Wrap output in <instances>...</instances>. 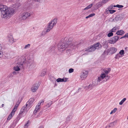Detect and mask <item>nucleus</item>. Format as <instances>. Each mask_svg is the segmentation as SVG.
Listing matches in <instances>:
<instances>
[{
	"instance_id": "1",
	"label": "nucleus",
	"mask_w": 128,
	"mask_h": 128,
	"mask_svg": "<svg viewBox=\"0 0 128 128\" xmlns=\"http://www.w3.org/2000/svg\"><path fill=\"white\" fill-rule=\"evenodd\" d=\"M0 11L1 17L5 19H9L16 12L15 8H9L1 4H0Z\"/></svg>"
},
{
	"instance_id": "2",
	"label": "nucleus",
	"mask_w": 128,
	"mask_h": 128,
	"mask_svg": "<svg viewBox=\"0 0 128 128\" xmlns=\"http://www.w3.org/2000/svg\"><path fill=\"white\" fill-rule=\"evenodd\" d=\"M72 39L71 38H65L63 42L62 45H58V50L62 52L65 50L68 46L71 47L73 49L78 48L80 46L82 43L76 42H72L71 40Z\"/></svg>"
},
{
	"instance_id": "3",
	"label": "nucleus",
	"mask_w": 128,
	"mask_h": 128,
	"mask_svg": "<svg viewBox=\"0 0 128 128\" xmlns=\"http://www.w3.org/2000/svg\"><path fill=\"white\" fill-rule=\"evenodd\" d=\"M34 101V98H32L30 99L27 102L26 104L23 106L20 109L19 115L21 118L22 116H24L26 114L28 110L31 108V106Z\"/></svg>"
},
{
	"instance_id": "4",
	"label": "nucleus",
	"mask_w": 128,
	"mask_h": 128,
	"mask_svg": "<svg viewBox=\"0 0 128 128\" xmlns=\"http://www.w3.org/2000/svg\"><path fill=\"white\" fill-rule=\"evenodd\" d=\"M57 22V19L54 18L48 24L46 28L45 29L46 31H44L42 32L41 36H42L44 35L47 32H49L51 30L53 26L56 25Z\"/></svg>"
},
{
	"instance_id": "5",
	"label": "nucleus",
	"mask_w": 128,
	"mask_h": 128,
	"mask_svg": "<svg viewBox=\"0 0 128 128\" xmlns=\"http://www.w3.org/2000/svg\"><path fill=\"white\" fill-rule=\"evenodd\" d=\"M100 44L99 42H98L95 44L90 46V47L87 48L83 50L84 53L83 54H87L89 52H90L94 51L96 49H98Z\"/></svg>"
},
{
	"instance_id": "6",
	"label": "nucleus",
	"mask_w": 128,
	"mask_h": 128,
	"mask_svg": "<svg viewBox=\"0 0 128 128\" xmlns=\"http://www.w3.org/2000/svg\"><path fill=\"white\" fill-rule=\"evenodd\" d=\"M31 15L30 13L28 12H24L21 13L19 16V18L21 20H25L30 17Z\"/></svg>"
},
{
	"instance_id": "7",
	"label": "nucleus",
	"mask_w": 128,
	"mask_h": 128,
	"mask_svg": "<svg viewBox=\"0 0 128 128\" xmlns=\"http://www.w3.org/2000/svg\"><path fill=\"white\" fill-rule=\"evenodd\" d=\"M105 76L104 73H102L101 74L100 76L98 77V78L96 79L97 82L96 83L95 85L100 84L101 83V81L102 80L105 78Z\"/></svg>"
},
{
	"instance_id": "8",
	"label": "nucleus",
	"mask_w": 128,
	"mask_h": 128,
	"mask_svg": "<svg viewBox=\"0 0 128 128\" xmlns=\"http://www.w3.org/2000/svg\"><path fill=\"white\" fill-rule=\"evenodd\" d=\"M119 38V36H113L110 40H109L108 42L111 44H114L118 40Z\"/></svg>"
},
{
	"instance_id": "9",
	"label": "nucleus",
	"mask_w": 128,
	"mask_h": 128,
	"mask_svg": "<svg viewBox=\"0 0 128 128\" xmlns=\"http://www.w3.org/2000/svg\"><path fill=\"white\" fill-rule=\"evenodd\" d=\"M117 50V49L115 48L110 47L107 50V54H108L109 53H110L111 54H114L116 52Z\"/></svg>"
},
{
	"instance_id": "10",
	"label": "nucleus",
	"mask_w": 128,
	"mask_h": 128,
	"mask_svg": "<svg viewBox=\"0 0 128 128\" xmlns=\"http://www.w3.org/2000/svg\"><path fill=\"white\" fill-rule=\"evenodd\" d=\"M88 72L87 71H84L82 73L80 76V78L82 80L86 79L87 76Z\"/></svg>"
},
{
	"instance_id": "11",
	"label": "nucleus",
	"mask_w": 128,
	"mask_h": 128,
	"mask_svg": "<svg viewBox=\"0 0 128 128\" xmlns=\"http://www.w3.org/2000/svg\"><path fill=\"white\" fill-rule=\"evenodd\" d=\"M39 87V85L38 84H33L31 87V90L33 92H36Z\"/></svg>"
},
{
	"instance_id": "12",
	"label": "nucleus",
	"mask_w": 128,
	"mask_h": 128,
	"mask_svg": "<svg viewBox=\"0 0 128 128\" xmlns=\"http://www.w3.org/2000/svg\"><path fill=\"white\" fill-rule=\"evenodd\" d=\"M123 18V16L122 14H118L112 20V21L116 22L122 20Z\"/></svg>"
},
{
	"instance_id": "13",
	"label": "nucleus",
	"mask_w": 128,
	"mask_h": 128,
	"mask_svg": "<svg viewBox=\"0 0 128 128\" xmlns=\"http://www.w3.org/2000/svg\"><path fill=\"white\" fill-rule=\"evenodd\" d=\"M93 86L92 84H90L88 86L84 87V88L86 90L88 91H90L93 88Z\"/></svg>"
},
{
	"instance_id": "14",
	"label": "nucleus",
	"mask_w": 128,
	"mask_h": 128,
	"mask_svg": "<svg viewBox=\"0 0 128 128\" xmlns=\"http://www.w3.org/2000/svg\"><path fill=\"white\" fill-rule=\"evenodd\" d=\"M8 38L10 42L12 43L14 42V39L13 36L9 34L8 36Z\"/></svg>"
},
{
	"instance_id": "15",
	"label": "nucleus",
	"mask_w": 128,
	"mask_h": 128,
	"mask_svg": "<svg viewBox=\"0 0 128 128\" xmlns=\"http://www.w3.org/2000/svg\"><path fill=\"white\" fill-rule=\"evenodd\" d=\"M111 70V69L110 68H108L106 69H104L103 71L104 72H103L102 73H104L106 75H108V74L110 72Z\"/></svg>"
},
{
	"instance_id": "16",
	"label": "nucleus",
	"mask_w": 128,
	"mask_h": 128,
	"mask_svg": "<svg viewBox=\"0 0 128 128\" xmlns=\"http://www.w3.org/2000/svg\"><path fill=\"white\" fill-rule=\"evenodd\" d=\"M46 71L47 70L46 69L43 70L42 72L40 74L39 76H44L46 74Z\"/></svg>"
},
{
	"instance_id": "17",
	"label": "nucleus",
	"mask_w": 128,
	"mask_h": 128,
	"mask_svg": "<svg viewBox=\"0 0 128 128\" xmlns=\"http://www.w3.org/2000/svg\"><path fill=\"white\" fill-rule=\"evenodd\" d=\"M124 33V32L122 30L118 31L116 32V34L118 35H121Z\"/></svg>"
},
{
	"instance_id": "18",
	"label": "nucleus",
	"mask_w": 128,
	"mask_h": 128,
	"mask_svg": "<svg viewBox=\"0 0 128 128\" xmlns=\"http://www.w3.org/2000/svg\"><path fill=\"white\" fill-rule=\"evenodd\" d=\"M116 122L117 121H115L113 122L110 123L109 124V126L110 127L113 126L116 124Z\"/></svg>"
},
{
	"instance_id": "19",
	"label": "nucleus",
	"mask_w": 128,
	"mask_h": 128,
	"mask_svg": "<svg viewBox=\"0 0 128 128\" xmlns=\"http://www.w3.org/2000/svg\"><path fill=\"white\" fill-rule=\"evenodd\" d=\"M13 68L14 70L15 71H18L20 70V68L19 66H14Z\"/></svg>"
},
{
	"instance_id": "20",
	"label": "nucleus",
	"mask_w": 128,
	"mask_h": 128,
	"mask_svg": "<svg viewBox=\"0 0 128 128\" xmlns=\"http://www.w3.org/2000/svg\"><path fill=\"white\" fill-rule=\"evenodd\" d=\"M93 4H90L88 5V6L86 7L84 9V10H88V9L90 8L92 6Z\"/></svg>"
},
{
	"instance_id": "21",
	"label": "nucleus",
	"mask_w": 128,
	"mask_h": 128,
	"mask_svg": "<svg viewBox=\"0 0 128 128\" xmlns=\"http://www.w3.org/2000/svg\"><path fill=\"white\" fill-rule=\"evenodd\" d=\"M122 56L119 53L117 54L115 56V58L116 59H118L119 58L121 57Z\"/></svg>"
},
{
	"instance_id": "22",
	"label": "nucleus",
	"mask_w": 128,
	"mask_h": 128,
	"mask_svg": "<svg viewBox=\"0 0 128 128\" xmlns=\"http://www.w3.org/2000/svg\"><path fill=\"white\" fill-rule=\"evenodd\" d=\"M40 104H38V105L36 106L35 110H36L38 111H39L40 109Z\"/></svg>"
},
{
	"instance_id": "23",
	"label": "nucleus",
	"mask_w": 128,
	"mask_h": 128,
	"mask_svg": "<svg viewBox=\"0 0 128 128\" xmlns=\"http://www.w3.org/2000/svg\"><path fill=\"white\" fill-rule=\"evenodd\" d=\"M126 98H124L121 101L119 102V104L120 105H122L124 102L126 100Z\"/></svg>"
},
{
	"instance_id": "24",
	"label": "nucleus",
	"mask_w": 128,
	"mask_h": 128,
	"mask_svg": "<svg viewBox=\"0 0 128 128\" xmlns=\"http://www.w3.org/2000/svg\"><path fill=\"white\" fill-rule=\"evenodd\" d=\"M117 108H115L114 109L112 110L110 113V114H112L113 113H115L117 110Z\"/></svg>"
},
{
	"instance_id": "25",
	"label": "nucleus",
	"mask_w": 128,
	"mask_h": 128,
	"mask_svg": "<svg viewBox=\"0 0 128 128\" xmlns=\"http://www.w3.org/2000/svg\"><path fill=\"white\" fill-rule=\"evenodd\" d=\"M56 81L58 82H63V81H64L63 79L60 78H58L56 80Z\"/></svg>"
},
{
	"instance_id": "26",
	"label": "nucleus",
	"mask_w": 128,
	"mask_h": 128,
	"mask_svg": "<svg viewBox=\"0 0 128 128\" xmlns=\"http://www.w3.org/2000/svg\"><path fill=\"white\" fill-rule=\"evenodd\" d=\"M30 46V44H28L27 45H26L24 47V49H26L29 48Z\"/></svg>"
},
{
	"instance_id": "27",
	"label": "nucleus",
	"mask_w": 128,
	"mask_h": 128,
	"mask_svg": "<svg viewBox=\"0 0 128 128\" xmlns=\"http://www.w3.org/2000/svg\"><path fill=\"white\" fill-rule=\"evenodd\" d=\"M105 80H104L105 81H107L110 78V76H108V75H106L105 74Z\"/></svg>"
},
{
	"instance_id": "28",
	"label": "nucleus",
	"mask_w": 128,
	"mask_h": 128,
	"mask_svg": "<svg viewBox=\"0 0 128 128\" xmlns=\"http://www.w3.org/2000/svg\"><path fill=\"white\" fill-rule=\"evenodd\" d=\"M13 115H12V114H11V113H10L7 118L8 120H10L12 118Z\"/></svg>"
},
{
	"instance_id": "29",
	"label": "nucleus",
	"mask_w": 128,
	"mask_h": 128,
	"mask_svg": "<svg viewBox=\"0 0 128 128\" xmlns=\"http://www.w3.org/2000/svg\"><path fill=\"white\" fill-rule=\"evenodd\" d=\"M17 109L16 108H13L12 110V112H11V114H12V115H14L15 112L16 111V110Z\"/></svg>"
},
{
	"instance_id": "30",
	"label": "nucleus",
	"mask_w": 128,
	"mask_h": 128,
	"mask_svg": "<svg viewBox=\"0 0 128 128\" xmlns=\"http://www.w3.org/2000/svg\"><path fill=\"white\" fill-rule=\"evenodd\" d=\"M108 11L111 14H112L116 12V10H108Z\"/></svg>"
},
{
	"instance_id": "31",
	"label": "nucleus",
	"mask_w": 128,
	"mask_h": 128,
	"mask_svg": "<svg viewBox=\"0 0 128 128\" xmlns=\"http://www.w3.org/2000/svg\"><path fill=\"white\" fill-rule=\"evenodd\" d=\"M117 28L116 27H114L111 30V32H115L116 31V30L117 29Z\"/></svg>"
},
{
	"instance_id": "32",
	"label": "nucleus",
	"mask_w": 128,
	"mask_h": 128,
	"mask_svg": "<svg viewBox=\"0 0 128 128\" xmlns=\"http://www.w3.org/2000/svg\"><path fill=\"white\" fill-rule=\"evenodd\" d=\"M113 35V34L112 32H110L108 34V37H110L112 36Z\"/></svg>"
},
{
	"instance_id": "33",
	"label": "nucleus",
	"mask_w": 128,
	"mask_h": 128,
	"mask_svg": "<svg viewBox=\"0 0 128 128\" xmlns=\"http://www.w3.org/2000/svg\"><path fill=\"white\" fill-rule=\"evenodd\" d=\"M124 51L123 50H122L120 52L119 54L121 55H123L124 54Z\"/></svg>"
},
{
	"instance_id": "34",
	"label": "nucleus",
	"mask_w": 128,
	"mask_h": 128,
	"mask_svg": "<svg viewBox=\"0 0 128 128\" xmlns=\"http://www.w3.org/2000/svg\"><path fill=\"white\" fill-rule=\"evenodd\" d=\"M74 70L72 68H70L69 69L68 72L70 73L72 72H74Z\"/></svg>"
},
{
	"instance_id": "35",
	"label": "nucleus",
	"mask_w": 128,
	"mask_h": 128,
	"mask_svg": "<svg viewBox=\"0 0 128 128\" xmlns=\"http://www.w3.org/2000/svg\"><path fill=\"white\" fill-rule=\"evenodd\" d=\"M52 104V101H50L49 103L47 104V106L48 107H49L50 106H51Z\"/></svg>"
},
{
	"instance_id": "36",
	"label": "nucleus",
	"mask_w": 128,
	"mask_h": 128,
	"mask_svg": "<svg viewBox=\"0 0 128 128\" xmlns=\"http://www.w3.org/2000/svg\"><path fill=\"white\" fill-rule=\"evenodd\" d=\"M28 122L29 121H28L27 123H26L24 125V126H25L24 128H27L28 126Z\"/></svg>"
},
{
	"instance_id": "37",
	"label": "nucleus",
	"mask_w": 128,
	"mask_h": 128,
	"mask_svg": "<svg viewBox=\"0 0 128 128\" xmlns=\"http://www.w3.org/2000/svg\"><path fill=\"white\" fill-rule=\"evenodd\" d=\"M44 100H42L39 102L38 104H40V106L41 104L42 103H43L44 102Z\"/></svg>"
},
{
	"instance_id": "38",
	"label": "nucleus",
	"mask_w": 128,
	"mask_h": 128,
	"mask_svg": "<svg viewBox=\"0 0 128 128\" xmlns=\"http://www.w3.org/2000/svg\"><path fill=\"white\" fill-rule=\"evenodd\" d=\"M62 79H63V80L64 81H63V82H67V80L68 79V78L64 77L63 78H62Z\"/></svg>"
},
{
	"instance_id": "39",
	"label": "nucleus",
	"mask_w": 128,
	"mask_h": 128,
	"mask_svg": "<svg viewBox=\"0 0 128 128\" xmlns=\"http://www.w3.org/2000/svg\"><path fill=\"white\" fill-rule=\"evenodd\" d=\"M124 6L122 5H120L119 4H117V7L119 8H122Z\"/></svg>"
},
{
	"instance_id": "40",
	"label": "nucleus",
	"mask_w": 128,
	"mask_h": 128,
	"mask_svg": "<svg viewBox=\"0 0 128 128\" xmlns=\"http://www.w3.org/2000/svg\"><path fill=\"white\" fill-rule=\"evenodd\" d=\"M126 37L127 38L128 37V33L126 34L124 36L121 38H120V39L122 38H124L125 37Z\"/></svg>"
},
{
	"instance_id": "41",
	"label": "nucleus",
	"mask_w": 128,
	"mask_h": 128,
	"mask_svg": "<svg viewBox=\"0 0 128 128\" xmlns=\"http://www.w3.org/2000/svg\"><path fill=\"white\" fill-rule=\"evenodd\" d=\"M19 104V103H18V102L16 103V105L14 107V108H16V109H17V108L18 107V104Z\"/></svg>"
},
{
	"instance_id": "42",
	"label": "nucleus",
	"mask_w": 128,
	"mask_h": 128,
	"mask_svg": "<svg viewBox=\"0 0 128 128\" xmlns=\"http://www.w3.org/2000/svg\"><path fill=\"white\" fill-rule=\"evenodd\" d=\"M95 14L94 13H92L89 15V16H90V17H91L94 16Z\"/></svg>"
},
{
	"instance_id": "43",
	"label": "nucleus",
	"mask_w": 128,
	"mask_h": 128,
	"mask_svg": "<svg viewBox=\"0 0 128 128\" xmlns=\"http://www.w3.org/2000/svg\"><path fill=\"white\" fill-rule=\"evenodd\" d=\"M113 8V5H111L110 6H109L108 7V8L110 9H112Z\"/></svg>"
},
{
	"instance_id": "44",
	"label": "nucleus",
	"mask_w": 128,
	"mask_h": 128,
	"mask_svg": "<svg viewBox=\"0 0 128 128\" xmlns=\"http://www.w3.org/2000/svg\"><path fill=\"white\" fill-rule=\"evenodd\" d=\"M38 111L36 110L35 109L34 110V111L33 112V113L34 114H36L37 112H38Z\"/></svg>"
},
{
	"instance_id": "45",
	"label": "nucleus",
	"mask_w": 128,
	"mask_h": 128,
	"mask_svg": "<svg viewBox=\"0 0 128 128\" xmlns=\"http://www.w3.org/2000/svg\"><path fill=\"white\" fill-rule=\"evenodd\" d=\"M2 45L1 44H0V51H2Z\"/></svg>"
},
{
	"instance_id": "46",
	"label": "nucleus",
	"mask_w": 128,
	"mask_h": 128,
	"mask_svg": "<svg viewBox=\"0 0 128 128\" xmlns=\"http://www.w3.org/2000/svg\"><path fill=\"white\" fill-rule=\"evenodd\" d=\"M53 48L52 47H50V52H51L52 51V49Z\"/></svg>"
},
{
	"instance_id": "47",
	"label": "nucleus",
	"mask_w": 128,
	"mask_h": 128,
	"mask_svg": "<svg viewBox=\"0 0 128 128\" xmlns=\"http://www.w3.org/2000/svg\"><path fill=\"white\" fill-rule=\"evenodd\" d=\"M90 18V16L89 15L88 16L86 17V19H87V18Z\"/></svg>"
},
{
	"instance_id": "48",
	"label": "nucleus",
	"mask_w": 128,
	"mask_h": 128,
	"mask_svg": "<svg viewBox=\"0 0 128 128\" xmlns=\"http://www.w3.org/2000/svg\"><path fill=\"white\" fill-rule=\"evenodd\" d=\"M12 74H16V72H15V71H14L13 72Z\"/></svg>"
},
{
	"instance_id": "49",
	"label": "nucleus",
	"mask_w": 128,
	"mask_h": 128,
	"mask_svg": "<svg viewBox=\"0 0 128 128\" xmlns=\"http://www.w3.org/2000/svg\"><path fill=\"white\" fill-rule=\"evenodd\" d=\"M110 127L108 125V126H106L105 128H110Z\"/></svg>"
},
{
	"instance_id": "50",
	"label": "nucleus",
	"mask_w": 128,
	"mask_h": 128,
	"mask_svg": "<svg viewBox=\"0 0 128 128\" xmlns=\"http://www.w3.org/2000/svg\"><path fill=\"white\" fill-rule=\"evenodd\" d=\"M2 54V51H0V55Z\"/></svg>"
},
{
	"instance_id": "51",
	"label": "nucleus",
	"mask_w": 128,
	"mask_h": 128,
	"mask_svg": "<svg viewBox=\"0 0 128 128\" xmlns=\"http://www.w3.org/2000/svg\"><path fill=\"white\" fill-rule=\"evenodd\" d=\"M113 7H117V5H114V6L113 5Z\"/></svg>"
},
{
	"instance_id": "52",
	"label": "nucleus",
	"mask_w": 128,
	"mask_h": 128,
	"mask_svg": "<svg viewBox=\"0 0 128 128\" xmlns=\"http://www.w3.org/2000/svg\"><path fill=\"white\" fill-rule=\"evenodd\" d=\"M34 1H36V2H39L40 0H34Z\"/></svg>"
},
{
	"instance_id": "53",
	"label": "nucleus",
	"mask_w": 128,
	"mask_h": 128,
	"mask_svg": "<svg viewBox=\"0 0 128 128\" xmlns=\"http://www.w3.org/2000/svg\"><path fill=\"white\" fill-rule=\"evenodd\" d=\"M4 104H2V107H4Z\"/></svg>"
},
{
	"instance_id": "54",
	"label": "nucleus",
	"mask_w": 128,
	"mask_h": 128,
	"mask_svg": "<svg viewBox=\"0 0 128 128\" xmlns=\"http://www.w3.org/2000/svg\"><path fill=\"white\" fill-rule=\"evenodd\" d=\"M101 6V5L100 4H99L98 5V6L99 7H100V6Z\"/></svg>"
},
{
	"instance_id": "55",
	"label": "nucleus",
	"mask_w": 128,
	"mask_h": 128,
	"mask_svg": "<svg viewBox=\"0 0 128 128\" xmlns=\"http://www.w3.org/2000/svg\"><path fill=\"white\" fill-rule=\"evenodd\" d=\"M39 128H44L43 126H41Z\"/></svg>"
},
{
	"instance_id": "56",
	"label": "nucleus",
	"mask_w": 128,
	"mask_h": 128,
	"mask_svg": "<svg viewBox=\"0 0 128 128\" xmlns=\"http://www.w3.org/2000/svg\"><path fill=\"white\" fill-rule=\"evenodd\" d=\"M106 52V51H105L104 52Z\"/></svg>"
},
{
	"instance_id": "57",
	"label": "nucleus",
	"mask_w": 128,
	"mask_h": 128,
	"mask_svg": "<svg viewBox=\"0 0 128 128\" xmlns=\"http://www.w3.org/2000/svg\"><path fill=\"white\" fill-rule=\"evenodd\" d=\"M68 118H69V117H67V119H68Z\"/></svg>"
}]
</instances>
